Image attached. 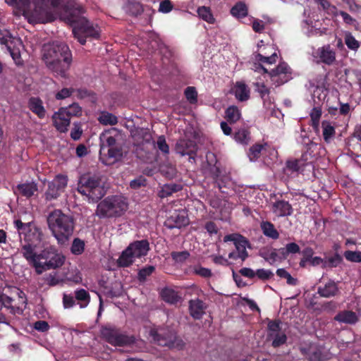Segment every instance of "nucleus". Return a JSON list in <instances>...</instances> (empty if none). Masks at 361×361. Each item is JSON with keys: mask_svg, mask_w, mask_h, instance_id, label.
I'll return each instance as SVG.
<instances>
[{"mask_svg": "<svg viewBox=\"0 0 361 361\" xmlns=\"http://www.w3.org/2000/svg\"><path fill=\"white\" fill-rule=\"evenodd\" d=\"M76 304L75 295H68V293H63V305L64 308H72Z\"/></svg>", "mask_w": 361, "mask_h": 361, "instance_id": "61", "label": "nucleus"}, {"mask_svg": "<svg viewBox=\"0 0 361 361\" xmlns=\"http://www.w3.org/2000/svg\"><path fill=\"white\" fill-rule=\"evenodd\" d=\"M256 91L259 92L262 98H264L266 95L270 94V90L264 83H256Z\"/></svg>", "mask_w": 361, "mask_h": 361, "instance_id": "64", "label": "nucleus"}, {"mask_svg": "<svg viewBox=\"0 0 361 361\" xmlns=\"http://www.w3.org/2000/svg\"><path fill=\"white\" fill-rule=\"evenodd\" d=\"M264 149L263 144H254V145L251 146L249 149V158L251 161L257 160V159L259 158L262 150Z\"/></svg>", "mask_w": 361, "mask_h": 361, "instance_id": "51", "label": "nucleus"}, {"mask_svg": "<svg viewBox=\"0 0 361 361\" xmlns=\"http://www.w3.org/2000/svg\"><path fill=\"white\" fill-rule=\"evenodd\" d=\"M234 94L237 99L245 102L250 98V89L243 82H237L234 88Z\"/></svg>", "mask_w": 361, "mask_h": 361, "instance_id": "29", "label": "nucleus"}, {"mask_svg": "<svg viewBox=\"0 0 361 361\" xmlns=\"http://www.w3.org/2000/svg\"><path fill=\"white\" fill-rule=\"evenodd\" d=\"M146 179L143 176H140L138 178H135L130 181V186L133 190H137V188H141V186L145 185Z\"/></svg>", "mask_w": 361, "mask_h": 361, "instance_id": "62", "label": "nucleus"}, {"mask_svg": "<svg viewBox=\"0 0 361 361\" xmlns=\"http://www.w3.org/2000/svg\"><path fill=\"white\" fill-rule=\"evenodd\" d=\"M322 116V110L319 107H314L310 112V118L312 126L314 129L318 130L319 126V119Z\"/></svg>", "mask_w": 361, "mask_h": 361, "instance_id": "48", "label": "nucleus"}, {"mask_svg": "<svg viewBox=\"0 0 361 361\" xmlns=\"http://www.w3.org/2000/svg\"><path fill=\"white\" fill-rule=\"evenodd\" d=\"M279 251L283 257L288 256L289 254H297L300 252V248L298 244L295 242H291L286 245L284 248L279 249Z\"/></svg>", "mask_w": 361, "mask_h": 361, "instance_id": "44", "label": "nucleus"}, {"mask_svg": "<svg viewBox=\"0 0 361 361\" xmlns=\"http://www.w3.org/2000/svg\"><path fill=\"white\" fill-rule=\"evenodd\" d=\"M197 145L195 141L192 139H179L176 145V152L180 156H189L190 161H195V156L197 152Z\"/></svg>", "mask_w": 361, "mask_h": 361, "instance_id": "17", "label": "nucleus"}, {"mask_svg": "<svg viewBox=\"0 0 361 361\" xmlns=\"http://www.w3.org/2000/svg\"><path fill=\"white\" fill-rule=\"evenodd\" d=\"M234 139L239 143L247 144L250 140V131L245 128L238 129L234 133Z\"/></svg>", "mask_w": 361, "mask_h": 361, "instance_id": "45", "label": "nucleus"}, {"mask_svg": "<svg viewBox=\"0 0 361 361\" xmlns=\"http://www.w3.org/2000/svg\"><path fill=\"white\" fill-rule=\"evenodd\" d=\"M81 112L82 108L79 106L78 104H73L67 107V113L70 120L71 119L72 116H78V115H80Z\"/></svg>", "mask_w": 361, "mask_h": 361, "instance_id": "60", "label": "nucleus"}, {"mask_svg": "<svg viewBox=\"0 0 361 361\" xmlns=\"http://www.w3.org/2000/svg\"><path fill=\"white\" fill-rule=\"evenodd\" d=\"M27 302L25 293L20 290H14L11 295L5 293H0V323H8L6 315L4 312H1L3 309L13 315L22 314Z\"/></svg>", "mask_w": 361, "mask_h": 361, "instance_id": "9", "label": "nucleus"}, {"mask_svg": "<svg viewBox=\"0 0 361 361\" xmlns=\"http://www.w3.org/2000/svg\"><path fill=\"white\" fill-rule=\"evenodd\" d=\"M184 94L189 103L191 104H197L198 94L195 87H187L184 91Z\"/></svg>", "mask_w": 361, "mask_h": 361, "instance_id": "49", "label": "nucleus"}, {"mask_svg": "<svg viewBox=\"0 0 361 361\" xmlns=\"http://www.w3.org/2000/svg\"><path fill=\"white\" fill-rule=\"evenodd\" d=\"M255 276H257L261 281H266L274 276V273L271 269H256Z\"/></svg>", "mask_w": 361, "mask_h": 361, "instance_id": "54", "label": "nucleus"}, {"mask_svg": "<svg viewBox=\"0 0 361 361\" xmlns=\"http://www.w3.org/2000/svg\"><path fill=\"white\" fill-rule=\"evenodd\" d=\"M197 14L203 20L207 21L209 23H214L215 22V18L209 7L198 8Z\"/></svg>", "mask_w": 361, "mask_h": 361, "instance_id": "41", "label": "nucleus"}, {"mask_svg": "<svg viewBox=\"0 0 361 361\" xmlns=\"http://www.w3.org/2000/svg\"><path fill=\"white\" fill-rule=\"evenodd\" d=\"M100 161L105 164L115 163L123 157V150L118 143L120 133L116 128L105 130L100 135Z\"/></svg>", "mask_w": 361, "mask_h": 361, "instance_id": "5", "label": "nucleus"}, {"mask_svg": "<svg viewBox=\"0 0 361 361\" xmlns=\"http://www.w3.org/2000/svg\"><path fill=\"white\" fill-rule=\"evenodd\" d=\"M338 14L343 17V20L345 23L353 25L354 27L357 28L358 23L355 18L351 17L349 13L344 11H338Z\"/></svg>", "mask_w": 361, "mask_h": 361, "instance_id": "59", "label": "nucleus"}, {"mask_svg": "<svg viewBox=\"0 0 361 361\" xmlns=\"http://www.w3.org/2000/svg\"><path fill=\"white\" fill-rule=\"evenodd\" d=\"M154 271H155L154 266H146L139 269L137 274L138 281L141 282L145 281L147 277L151 276V274H153Z\"/></svg>", "mask_w": 361, "mask_h": 361, "instance_id": "50", "label": "nucleus"}, {"mask_svg": "<svg viewBox=\"0 0 361 361\" xmlns=\"http://www.w3.org/2000/svg\"><path fill=\"white\" fill-rule=\"evenodd\" d=\"M42 60L55 75L66 78L73 62V54L66 43L53 42L43 46Z\"/></svg>", "mask_w": 361, "mask_h": 361, "instance_id": "1", "label": "nucleus"}, {"mask_svg": "<svg viewBox=\"0 0 361 361\" xmlns=\"http://www.w3.org/2000/svg\"><path fill=\"white\" fill-rule=\"evenodd\" d=\"M181 190H183V185L180 183H165L159 192V196L161 198L167 197V196L172 195L173 193L178 192Z\"/></svg>", "mask_w": 361, "mask_h": 361, "instance_id": "32", "label": "nucleus"}, {"mask_svg": "<svg viewBox=\"0 0 361 361\" xmlns=\"http://www.w3.org/2000/svg\"><path fill=\"white\" fill-rule=\"evenodd\" d=\"M99 121L104 125H115L118 122L117 116L114 114L108 113V111H102L99 117Z\"/></svg>", "mask_w": 361, "mask_h": 361, "instance_id": "39", "label": "nucleus"}, {"mask_svg": "<svg viewBox=\"0 0 361 361\" xmlns=\"http://www.w3.org/2000/svg\"><path fill=\"white\" fill-rule=\"evenodd\" d=\"M67 185V176L61 175V173L56 175L54 180L48 184V188L44 193L45 200L47 201L56 200Z\"/></svg>", "mask_w": 361, "mask_h": 361, "instance_id": "14", "label": "nucleus"}, {"mask_svg": "<svg viewBox=\"0 0 361 361\" xmlns=\"http://www.w3.org/2000/svg\"><path fill=\"white\" fill-rule=\"evenodd\" d=\"M78 191L93 202H97L102 200L106 192L101 178L92 175L80 176L78 183Z\"/></svg>", "mask_w": 361, "mask_h": 361, "instance_id": "8", "label": "nucleus"}, {"mask_svg": "<svg viewBox=\"0 0 361 361\" xmlns=\"http://www.w3.org/2000/svg\"><path fill=\"white\" fill-rule=\"evenodd\" d=\"M344 39L347 47L350 49V50L356 51L359 47H360V43L356 39V38H355V37H353L350 31H347L345 33Z\"/></svg>", "mask_w": 361, "mask_h": 361, "instance_id": "42", "label": "nucleus"}, {"mask_svg": "<svg viewBox=\"0 0 361 361\" xmlns=\"http://www.w3.org/2000/svg\"><path fill=\"white\" fill-rule=\"evenodd\" d=\"M322 126L323 128V137L324 141H331L332 137L336 134V129L331 126L330 122L327 121H323Z\"/></svg>", "mask_w": 361, "mask_h": 361, "instance_id": "38", "label": "nucleus"}, {"mask_svg": "<svg viewBox=\"0 0 361 361\" xmlns=\"http://www.w3.org/2000/svg\"><path fill=\"white\" fill-rule=\"evenodd\" d=\"M315 3L319 6V9H322L326 13L332 16H337L339 14V11L336 6L332 5L331 1L328 0H315Z\"/></svg>", "mask_w": 361, "mask_h": 361, "instance_id": "35", "label": "nucleus"}, {"mask_svg": "<svg viewBox=\"0 0 361 361\" xmlns=\"http://www.w3.org/2000/svg\"><path fill=\"white\" fill-rule=\"evenodd\" d=\"M84 9L82 7L73 8L67 12V19L73 25V33L74 37L77 38L79 42L84 45L87 42V38L91 37L99 39L100 37V30L97 25L82 17Z\"/></svg>", "mask_w": 361, "mask_h": 361, "instance_id": "4", "label": "nucleus"}, {"mask_svg": "<svg viewBox=\"0 0 361 361\" xmlns=\"http://www.w3.org/2000/svg\"><path fill=\"white\" fill-rule=\"evenodd\" d=\"M338 291V287L335 281L330 280L324 286H319L318 293L323 297L335 296Z\"/></svg>", "mask_w": 361, "mask_h": 361, "instance_id": "25", "label": "nucleus"}, {"mask_svg": "<svg viewBox=\"0 0 361 361\" xmlns=\"http://www.w3.org/2000/svg\"><path fill=\"white\" fill-rule=\"evenodd\" d=\"M101 334L107 343L116 346L130 345L135 343L136 341L134 336L123 334L118 328L110 325L102 327Z\"/></svg>", "mask_w": 361, "mask_h": 361, "instance_id": "13", "label": "nucleus"}, {"mask_svg": "<svg viewBox=\"0 0 361 361\" xmlns=\"http://www.w3.org/2000/svg\"><path fill=\"white\" fill-rule=\"evenodd\" d=\"M193 272L197 276L204 277V279H209L212 276V271L210 269L204 268L201 265H195L193 267Z\"/></svg>", "mask_w": 361, "mask_h": 361, "instance_id": "53", "label": "nucleus"}, {"mask_svg": "<svg viewBox=\"0 0 361 361\" xmlns=\"http://www.w3.org/2000/svg\"><path fill=\"white\" fill-rule=\"evenodd\" d=\"M302 350L306 353L310 361H323L324 360L322 351L319 349V348L312 347L311 345L307 351L305 349H302Z\"/></svg>", "mask_w": 361, "mask_h": 361, "instance_id": "37", "label": "nucleus"}, {"mask_svg": "<svg viewBox=\"0 0 361 361\" xmlns=\"http://www.w3.org/2000/svg\"><path fill=\"white\" fill-rule=\"evenodd\" d=\"M128 205L123 195H109L97 204V215L100 218L120 217L128 209Z\"/></svg>", "mask_w": 361, "mask_h": 361, "instance_id": "6", "label": "nucleus"}, {"mask_svg": "<svg viewBox=\"0 0 361 361\" xmlns=\"http://www.w3.org/2000/svg\"><path fill=\"white\" fill-rule=\"evenodd\" d=\"M149 249L150 243L147 239L135 240V241L131 242L119 256L118 266L123 267L130 266L136 257L146 256Z\"/></svg>", "mask_w": 361, "mask_h": 361, "instance_id": "11", "label": "nucleus"}, {"mask_svg": "<svg viewBox=\"0 0 361 361\" xmlns=\"http://www.w3.org/2000/svg\"><path fill=\"white\" fill-rule=\"evenodd\" d=\"M343 255L350 262H361L360 251H350V250H348L344 252Z\"/></svg>", "mask_w": 361, "mask_h": 361, "instance_id": "56", "label": "nucleus"}, {"mask_svg": "<svg viewBox=\"0 0 361 361\" xmlns=\"http://www.w3.org/2000/svg\"><path fill=\"white\" fill-rule=\"evenodd\" d=\"M206 161L207 164L210 167V172L212 173V177L214 180V172L215 171V169L219 168V166H217L218 160L216 154L210 152V151H209V152L206 154Z\"/></svg>", "mask_w": 361, "mask_h": 361, "instance_id": "47", "label": "nucleus"}, {"mask_svg": "<svg viewBox=\"0 0 361 361\" xmlns=\"http://www.w3.org/2000/svg\"><path fill=\"white\" fill-rule=\"evenodd\" d=\"M281 319L271 320L268 319L267 323V331L268 336H273L274 338L275 334L280 332L281 329Z\"/></svg>", "mask_w": 361, "mask_h": 361, "instance_id": "40", "label": "nucleus"}, {"mask_svg": "<svg viewBox=\"0 0 361 361\" xmlns=\"http://www.w3.org/2000/svg\"><path fill=\"white\" fill-rule=\"evenodd\" d=\"M190 252L185 250L184 251L177 252L173 251L171 252V257L176 262H184L185 260L188 259Z\"/></svg>", "mask_w": 361, "mask_h": 361, "instance_id": "52", "label": "nucleus"}, {"mask_svg": "<svg viewBox=\"0 0 361 361\" xmlns=\"http://www.w3.org/2000/svg\"><path fill=\"white\" fill-rule=\"evenodd\" d=\"M317 54L321 62L326 65H332L336 61V51L330 44L324 45L317 49Z\"/></svg>", "mask_w": 361, "mask_h": 361, "instance_id": "23", "label": "nucleus"}, {"mask_svg": "<svg viewBox=\"0 0 361 361\" xmlns=\"http://www.w3.org/2000/svg\"><path fill=\"white\" fill-rule=\"evenodd\" d=\"M287 338V336L285 334V333L277 332L273 338L272 345L274 348H278V346L283 345V343H286Z\"/></svg>", "mask_w": 361, "mask_h": 361, "instance_id": "58", "label": "nucleus"}, {"mask_svg": "<svg viewBox=\"0 0 361 361\" xmlns=\"http://www.w3.org/2000/svg\"><path fill=\"white\" fill-rule=\"evenodd\" d=\"M241 117V111L236 106H228L225 110V119L229 123H235Z\"/></svg>", "mask_w": 361, "mask_h": 361, "instance_id": "33", "label": "nucleus"}, {"mask_svg": "<svg viewBox=\"0 0 361 361\" xmlns=\"http://www.w3.org/2000/svg\"><path fill=\"white\" fill-rule=\"evenodd\" d=\"M163 300L168 303L175 304L180 300V296L173 288H165L161 292Z\"/></svg>", "mask_w": 361, "mask_h": 361, "instance_id": "36", "label": "nucleus"}, {"mask_svg": "<svg viewBox=\"0 0 361 361\" xmlns=\"http://www.w3.org/2000/svg\"><path fill=\"white\" fill-rule=\"evenodd\" d=\"M28 107L30 110L39 118H44L46 116V109L43 105L42 99L37 97H30L28 100Z\"/></svg>", "mask_w": 361, "mask_h": 361, "instance_id": "24", "label": "nucleus"}, {"mask_svg": "<svg viewBox=\"0 0 361 361\" xmlns=\"http://www.w3.org/2000/svg\"><path fill=\"white\" fill-rule=\"evenodd\" d=\"M47 224L58 244L68 243L75 230V217L64 214L61 209H54L47 217Z\"/></svg>", "mask_w": 361, "mask_h": 361, "instance_id": "3", "label": "nucleus"}, {"mask_svg": "<svg viewBox=\"0 0 361 361\" xmlns=\"http://www.w3.org/2000/svg\"><path fill=\"white\" fill-rule=\"evenodd\" d=\"M272 211L278 217H285V216L292 215L293 207L287 200H279L273 203Z\"/></svg>", "mask_w": 361, "mask_h": 361, "instance_id": "22", "label": "nucleus"}, {"mask_svg": "<svg viewBox=\"0 0 361 361\" xmlns=\"http://www.w3.org/2000/svg\"><path fill=\"white\" fill-rule=\"evenodd\" d=\"M157 147L161 152V153L165 154H169V145H168L164 135H160L158 137Z\"/></svg>", "mask_w": 361, "mask_h": 361, "instance_id": "55", "label": "nucleus"}, {"mask_svg": "<svg viewBox=\"0 0 361 361\" xmlns=\"http://www.w3.org/2000/svg\"><path fill=\"white\" fill-rule=\"evenodd\" d=\"M75 301L80 308H85L90 303V293L85 288H78L75 290Z\"/></svg>", "mask_w": 361, "mask_h": 361, "instance_id": "28", "label": "nucleus"}, {"mask_svg": "<svg viewBox=\"0 0 361 361\" xmlns=\"http://www.w3.org/2000/svg\"><path fill=\"white\" fill-rule=\"evenodd\" d=\"M189 218L185 210H174L173 212L167 217L165 221V226L170 229L173 228L185 227L189 224Z\"/></svg>", "mask_w": 361, "mask_h": 361, "instance_id": "18", "label": "nucleus"}, {"mask_svg": "<svg viewBox=\"0 0 361 361\" xmlns=\"http://www.w3.org/2000/svg\"><path fill=\"white\" fill-rule=\"evenodd\" d=\"M152 342L157 345L166 346L169 348H183L185 342L178 337L174 330L168 327L151 328L149 331Z\"/></svg>", "mask_w": 361, "mask_h": 361, "instance_id": "10", "label": "nucleus"}, {"mask_svg": "<svg viewBox=\"0 0 361 361\" xmlns=\"http://www.w3.org/2000/svg\"><path fill=\"white\" fill-rule=\"evenodd\" d=\"M270 78L275 84L281 85L292 78V70L286 62H281L269 72Z\"/></svg>", "mask_w": 361, "mask_h": 361, "instance_id": "15", "label": "nucleus"}, {"mask_svg": "<svg viewBox=\"0 0 361 361\" xmlns=\"http://www.w3.org/2000/svg\"><path fill=\"white\" fill-rule=\"evenodd\" d=\"M65 260L66 257L56 247L49 246L38 254L34 270L37 274H42L47 270L62 267Z\"/></svg>", "mask_w": 361, "mask_h": 361, "instance_id": "7", "label": "nucleus"}, {"mask_svg": "<svg viewBox=\"0 0 361 361\" xmlns=\"http://www.w3.org/2000/svg\"><path fill=\"white\" fill-rule=\"evenodd\" d=\"M14 225L20 238L23 236V244L21 252L30 266L35 269L37 253L35 250L39 246L44 236L43 231L35 222L23 224L22 220H14Z\"/></svg>", "mask_w": 361, "mask_h": 361, "instance_id": "2", "label": "nucleus"}, {"mask_svg": "<svg viewBox=\"0 0 361 361\" xmlns=\"http://www.w3.org/2000/svg\"><path fill=\"white\" fill-rule=\"evenodd\" d=\"M249 244V241L245 237L238 234L237 240L235 244V249L238 251V258L245 260L248 257V253L246 250V246Z\"/></svg>", "mask_w": 361, "mask_h": 361, "instance_id": "26", "label": "nucleus"}, {"mask_svg": "<svg viewBox=\"0 0 361 361\" xmlns=\"http://www.w3.org/2000/svg\"><path fill=\"white\" fill-rule=\"evenodd\" d=\"M214 185L222 193H228V188L232 186V180L228 176H222L220 168H215L214 171Z\"/></svg>", "mask_w": 361, "mask_h": 361, "instance_id": "21", "label": "nucleus"}, {"mask_svg": "<svg viewBox=\"0 0 361 361\" xmlns=\"http://www.w3.org/2000/svg\"><path fill=\"white\" fill-rule=\"evenodd\" d=\"M207 305L200 298H195L188 302V310L190 315L195 320H200L204 316Z\"/></svg>", "mask_w": 361, "mask_h": 361, "instance_id": "20", "label": "nucleus"}, {"mask_svg": "<svg viewBox=\"0 0 361 361\" xmlns=\"http://www.w3.org/2000/svg\"><path fill=\"white\" fill-rule=\"evenodd\" d=\"M334 319L336 321H338V322L355 324L357 322L358 318L354 311L343 310L340 311V312H338L337 315L334 317Z\"/></svg>", "mask_w": 361, "mask_h": 361, "instance_id": "27", "label": "nucleus"}, {"mask_svg": "<svg viewBox=\"0 0 361 361\" xmlns=\"http://www.w3.org/2000/svg\"><path fill=\"white\" fill-rule=\"evenodd\" d=\"M261 228L263 234L271 239L276 240L280 237V233L276 228L274 224L271 221L261 222Z\"/></svg>", "mask_w": 361, "mask_h": 361, "instance_id": "30", "label": "nucleus"}, {"mask_svg": "<svg viewBox=\"0 0 361 361\" xmlns=\"http://www.w3.org/2000/svg\"><path fill=\"white\" fill-rule=\"evenodd\" d=\"M343 262V259L339 254L336 253L331 257L324 259L323 267H336Z\"/></svg>", "mask_w": 361, "mask_h": 361, "instance_id": "46", "label": "nucleus"}, {"mask_svg": "<svg viewBox=\"0 0 361 361\" xmlns=\"http://www.w3.org/2000/svg\"><path fill=\"white\" fill-rule=\"evenodd\" d=\"M62 0H32L35 8L32 11L30 21L35 23H47L54 21L56 17L51 8H58Z\"/></svg>", "mask_w": 361, "mask_h": 361, "instance_id": "12", "label": "nucleus"}, {"mask_svg": "<svg viewBox=\"0 0 361 361\" xmlns=\"http://www.w3.org/2000/svg\"><path fill=\"white\" fill-rule=\"evenodd\" d=\"M75 90V87H63L55 94V97L56 99H64V98L71 97Z\"/></svg>", "mask_w": 361, "mask_h": 361, "instance_id": "57", "label": "nucleus"}, {"mask_svg": "<svg viewBox=\"0 0 361 361\" xmlns=\"http://www.w3.org/2000/svg\"><path fill=\"white\" fill-rule=\"evenodd\" d=\"M313 147H317V143L313 142V141H309L307 144L306 152L302 154V159H289L286 161L285 167L283 169L284 173L290 176V174L299 173L300 170H302L305 164L303 162V159L307 160V153H309L310 150L313 148Z\"/></svg>", "mask_w": 361, "mask_h": 361, "instance_id": "16", "label": "nucleus"}, {"mask_svg": "<svg viewBox=\"0 0 361 361\" xmlns=\"http://www.w3.org/2000/svg\"><path fill=\"white\" fill-rule=\"evenodd\" d=\"M18 190L21 195L30 197L37 191V185L34 182L20 183L18 185Z\"/></svg>", "mask_w": 361, "mask_h": 361, "instance_id": "34", "label": "nucleus"}, {"mask_svg": "<svg viewBox=\"0 0 361 361\" xmlns=\"http://www.w3.org/2000/svg\"><path fill=\"white\" fill-rule=\"evenodd\" d=\"M85 250V242L80 238H75L71 247V252L74 255H81Z\"/></svg>", "mask_w": 361, "mask_h": 361, "instance_id": "43", "label": "nucleus"}, {"mask_svg": "<svg viewBox=\"0 0 361 361\" xmlns=\"http://www.w3.org/2000/svg\"><path fill=\"white\" fill-rule=\"evenodd\" d=\"M53 124L58 131L67 132L70 125V118L68 114L67 107H61L56 113L52 116Z\"/></svg>", "mask_w": 361, "mask_h": 361, "instance_id": "19", "label": "nucleus"}, {"mask_svg": "<svg viewBox=\"0 0 361 361\" xmlns=\"http://www.w3.org/2000/svg\"><path fill=\"white\" fill-rule=\"evenodd\" d=\"M173 8V6L171 0H163L159 3V11L164 13H168L172 11Z\"/></svg>", "mask_w": 361, "mask_h": 361, "instance_id": "63", "label": "nucleus"}, {"mask_svg": "<svg viewBox=\"0 0 361 361\" xmlns=\"http://www.w3.org/2000/svg\"><path fill=\"white\" fill-rule=\"evenodd\" d=\"M230 13L237 18H246L248 15V8L244 1H237L236 4L231 8Z\"/></svg>", "mask_w": 361, "mask_h": 361, "instance_id": "31", "label": "nucleus"}]
</instances>
